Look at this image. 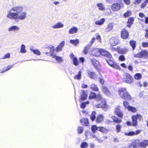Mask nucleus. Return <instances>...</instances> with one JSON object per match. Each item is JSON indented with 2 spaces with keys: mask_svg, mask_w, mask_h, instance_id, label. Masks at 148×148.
Instances as JSON below:
<instances>
[{
  "mask_svg": "<svg viewBox=\"0 0 148 148\" xmlns=\"http://www.w3.org/2000/svg\"><path fill=\"white\" fill-rule=\"evenodd\" d=\"M27 12L23 10L21 6H17L12 8L7 14L9 19L13 20L16 22L25 19L27 17Z\"/></svg>",
  "mask_w": 148,
  "mask_h": 148,
  "instance_id": "nucleus-1",
  "label": "nucleus"
},
{
  "mask_svg": "<svg viewBox=\"0 0 148 148\" xmlns=\"http://www.w3.org/2000/svg\"><path fill=\"white\" fill-rule=\"evenodd\" d=\"M118 93L120 96L123 99L128 100L131 99L130 95L125 88H120L118 90Z\"/></svg>",
  "mask_w": 148,
  "mask_h": 148,
  "instance_id": "nucleus-2",
  "label": "nucleus"
},
{
  "mask_svg": "<svg viewBox=\"0 0 148 148\" xmlns=\"http://www.w3.org/2000/svg\"><path fill=\"white\" fill-rule=\"evenodd\" d=\"M124 5L122 2L116 3L112 4L111 7V9L114 12L118 11L123 8Z\"/></svg>",
  "mask_w": 148,
  "mask_h": 148,
  "instance_id": "nucleus-3",
  "label": "nucleus"
},
{
  "mask_svg": "<svg viewBox=\"0 0 148 148\" xmlns=\"http://www.w3.org/2000/svg\"><path fill=\"white\" fill-rule=\"evenodd\" d=\"M94 106L97 108H102L103 109L106 110L109 107L108 105L107 104L106 101H102L101 104H96Z\"/></svg>",
  "mask_w": 148,
  "mask_h": 148,
  "instance_id": "nucleus-4",
  "label": "nucleus"
},
{
  "mask_svg": "<svg viewBox=\"0 0 148 148\" xmlns=\"http://www.w3.org/2000/svg\"><path fill=\"white\" fill-rule=\"evenodd\" d=\"M135 57L146 58L148 56V53L146 50L142 51L141 52L134 55Z\"/></svg>",
  "mask_w": 148,
  "mask_h": 148,
  "instance_id": "nucleus-5",
  "label": "nucleus"
},
{
  "mask_svg": "<svg viewBox=\"0 0 148 148\" xmlns=\"http://www.w3.org/2000/svg\"><path fill=\"white\" fill-rule=\"evenodd\" d=\"M123 81L125 82L130 84L132 82L133 78L129 74H127L125 75Z\"/></svg>",
  "mask_w": 148,
  "mask_h": 148,
  "instance_id": "nucleus-6",
  "label": "nucleus"
},
{
  "mask_svg": "<svg viewBox=\"0 0 148 148\" xmlns=\"http://www.w3.org/2000/svg\"><path fill=\"white\" fill-rule=\"evenodd\" d=\"M100 49L95 48L91 51L90 55L96 57L99 56L100 55Z\"/></svg>",
  "mask_w": 148,
  "mask_h": 148,
  "instance_id": "nucleus-7",
  "label": "nucleus"
},
{
  "mask_svg": "<svg viewBox=\"0 0 148 148\" xmlns=\"http://www.w3.org/2000/svg\"><path fill=\"white\" fill-rule=\"evenodd\" d=\"M101 90L104 94L108 96H110L112 95L111 92L105 86H103L102 87Z\"/></svg>",
  "mask_w": 148,
  "mask_h": 148,
  "instance_id": "nucleus-8",
  "label": "nucleus"
},
{
  "mask_svg": "<svg viewBox=\"0 0 148 148\" xmlns=\"http://www.w3.org/2000/svg\"><path fill=\"white\" fill-rule=\"evenodd\" d=\"M100 54L103 56L107 57L109 58H112V56L111 54L108 51L104 49H100Z\"/></svg>",
  "mask_w": 148,
  "mask_h": 148,
  "instance_id": "nucleus-9",
  "label": "nucleus"
},
{
  "mask_svg": "<svg viewBox=\"0 0 148 148\" xmlns=\"http://www.w3.org/2000/svg\"><path fill=\"white\" fill-rule=\"evenodd\" d=\"M121 36L122 38L125 39L128 38L129 34L127 31L125 29H123L121 32Z\"/></svg>",
  "mask_w": 148,
  "mask_h": 148,
  "instance_id": "nucleus-10",
  "label": "nucleus"
},
{
  "mask_svg": "<svg viewBox=\"0 0 148 148\" xmlns=\"http://www.w3.org/2000/svg\"><path fill=\"white\" fill-rule=\"evenodd\" d=\"M64 27V24L61 22H59L55 25L52 26L51 27L54 29H59L62 28Z\"/></svg>",
  "mask_w": 148,
  "mask_h": 148,
  "instance_id": "nucleus-11",
  "label": "nucleus"
},
{
  "mask_svg": "<svg viewBox=\"0 0 148 148\" xmlns=\"http://www.w3.org/2000/svg\"><path fill=\"white\" fill-rule=\"evenodd\" d=\"M20 29V28L17 26H12L8 28V31L9 32H15L18 31Z\"/></svg>",
  "mask_w": 148,
  "mask_h": 148,
  "instance_id": "nucleus-12",
  "label": "nucleus"
},
{
  "mask_svg": "<svg viewBox=\"0 0 148 148\" xmlns=\"http://www.w3.org/2000/svg\"><path fill=\"white\" fill-rule=\"evenodd\" d=\"M114 26V23H109L105 29V31L108 32L111 31L112 29Z\"/></svg>",
  "mask_w": 148,
  "mask_h": 148,
  "instance_id": "nucleus-13",
  "label": "nucleus"
},
{
  "mask_svg": "<svg viewBox=\"0 0 148 148\" xmlns=\"http://www.w3.org/2000/svg\"><path fill=\"white\" fill-rule=\"evenodd\" d=\"M115 112L116 114L119 117H122L123 116V114L122 112L120 109V107H117L115 108Z\"/></svg>",
  "mask_w": 148,
  "mask_h": 148,
  "instance_id": "nucleus-14",
  "label": "nucleus"
},
{
  "mask_svg": "<svg viewBox=\"0 0 148 148\" xmlns=\"http://www.w3.org/2000/svg\"><path fill=\"white\" fill-rule=\"evenodd\" d=\"M64 41H63L56 48V52H58L62 51V49L64 46Z\"/></svg>",
  "mask_w": 148,
  "mask_h": 148,
  "instance_id": "nucleus-15",
  "label": "nucleus"
},
{
  "mask_svg": "<svg viewBox=\"0 0 148 148\" xmlns=\"http://www.w3.org/2000/svg\"><path fill=\"white\" fill-rule=\"evenodd\" d=\"M70 57L73 60V62L75 66L78 65L79 64L74 54L73 53L71 54Z\"/></svg>",
  "mask_w": 148,
  "mask_h": 148,
  "instance_id": "nucleus-16",
  "label": "nucleus"
},
{
  "mask_svg": "<svg viewBox=\"0 0 148 148\" xmlns=\"http://www.w3.org/2000/svg\"><path fill=\"white\" fill-rule=\"evenodd\" d=\"M48 49L49 50V52H46L45 54L48 56H49L52 57V55H54L52 54L53 51L54 50V47L53 46H51L50 48H49Z\"/></svg>",
  "mask_w": 148,
  "mask_h": 148,
  "instance_id": "nucleus-17",
  "label": "nucleus"
},
{
  "mask_svg": "<svg viewBox=\"0 0 148 148\" xmlns=\"http://www.w3.org/2000/svg\"><path fill=\"white\" fill-rule=\"evenodd\" d=\"M140 131L139 130H137L136 132H131L128 133H125V134L126 135L131 136L135 135H137L140 133Z\"/></svg>",
  "mask_w": 148,
  "mask_h": 148,
  "instance_id": "nucleus-18",
  "label": "nucleus"
},
{
  "mask_svg": "<svg viewBox=\"0 0 148 148\" xmlns=\"http://www.w3.org/2000/svg\"><path fill=\"white\" fill-rule=\"evenodd\" d=\"M105 21L104 18H101L99 20L96 21L95 22V23L96 25H103Z\"/></svg>",
  "mask_w": 148,
  "mask_h": 148,
  "instance_id": "nucleus-19",
  "label": "nucleus"
},
{
  "mask_svg": "<svg viewBox=\"0 0 148 148\" xmlns=\"http://www.w3.org/2000/svg\"><path fill=\"white\" fill-rule=\"evenodd\" d=\"M91 61L93 65L95 67H98L99 66V62L95 59H91Z\"/></svg>",
  "mask_w": 148,
  "mask_h": 148,
  "instance_id": "nucleus-20",
  "label": "nucleus"
},
{
  "mask_svg": "<svg viewBox=\"0 0 148 148\" xmlns=\"http://www.w3.org/2000/svg\"><path fill=\"white\" fill-rule=\"evenodd\" d=\"M77 30L78 29L76 27H73L69 30V32L70 34H73L76 33Z\"/></svg>",
  "mask_w": 148,
  "mask_h": 148,
  "instance_id": "nucleus-21",
  "label": "nucleus"
},
{
  "mask_svg": "<svg viewBox=\"0 0 148 148\" xmlns=\"http://www.w3.org/2000/svg\"><path fill=\"white\" fill-rule=\"evenodd\" d=\"M103 120V117L102 115H98L96 119V121L99 123H101Z\"/></svg>",
  "mask_w": 148,
  "mask_h": 148,
  "instance_id": "nucleus-22",
  "label": "nucleus"
},
{
  "mask_svg": "<svg viewBox=\"0 0 148 148\" xmlns=\"http://www.w3.org/2000/svg\"><path fill=\"white\" fill-rule=\"evenodd\" d=\"M88 76L91 78L95 79L96 77V75L94 72L88 71Z\"/></svg>",
  "mask_w": 148,
  "mask_h": 148,
  "instance_id": "nucleus-23",
  "label": "nucleus"
},
{
  "mask_svg": "<svg viewBox=\"0 0 148 148\" xmlns=\"http://www.w3.org/2000/svg\"><path fill=\"white\" fill-rule=\"evenodd\" d=\"M148 146V140H145L140 143V146L143 147H145Z\"/></svg>",
  "mask_w": 148,
  "mask_h": 148,
  "instance_id": "nucleus-24",
  "label": "nucleus"
},
{
  "mask_svg": "<svg viewBox=\"0 0 148 148\" xmlns=\"http://www.w3.org/2000/svg\"><path fill=\"white\" fill-rule=\"evenodd\" d=\"M97 130L104 133H106L108 131V130L106 128L102 127H98Z\"/></svg>",
  "mask_w": 148,
  "mask_h": 148,
  "instance_id": "nucleus-25",
  "label": "nucleus"
},
{
  "mask_svg": "<svg viewBox=\"0 0 148 148\" xmlns=\"http://www.w3.org/2000/svg\"><path fill=\"white\" fill-rule=\"evenodd\" d=\"M87 93L85 91H82V92L81 94V99L83 100L86 99L87 97Z\"/></svg>",
  "mask_w": 148,
  "mask_h": 148,
  "instance_id": "nucleus-26",
  "label": "nucleus"
},
{
  "mask_svg": "<svg viewBox=\"0 0 148 148\" xmlns=\"http://www.w3.org/2000/svg\"><path fill=\"white\" fill-rule=\"evenodd\" d=\"M97 6L100 10L103 11L105 10V6L102 3H98L97 4Z\"/></svg>",
  "mask_w": 148,
  "mask_h": 148,
  "instance_id": "nucleus-27",
  "label": "nucleus"
},
{
  "mask_svg": "<svg viewBox=\"0 0 148 148\" xmlns=\"http://www.w3.org/2000/svg\"><path fill=\"white\" fill-rule=\"evenodd\" d=\"M96 98L98 101H103V100L105 101V99L103 97L102 95L99 93L96 95Z\"/></svg>",
  "mask_w": 148,
  "mask_h": 148,
  "instance_id": "nucleus-28",
  "label": "nucleus"
},
{
  "mask_svg": "<svg viewBox=\"0 0 148 148\" xmlns=\"http://www.w3.org/2000/svg\"><path fill=\"white\" fill-rule=\"evenodd\" d=\"M90 88L94 91H98L99 89L97 85L92 84L90 86Z\"/></svg>",
  "mask_w": 148,
  "mask_h": 148,
  "instance_id": "nucleus-29",
  "label": "nucleus"
},
{
  "mask_svg": "<svg viewBox=\"0 0 148 148\" xmlns=\"http://www.w3.org/2000/svg\"><path fill=\"white\" fill-rule=\"evenodd\" d=\"M134 21V18H130L127 22V26L129 27H130L131 25L133 23Z\"/></svg>",
  "mask_w": 148,
  "mask_h": 148,
  "instance_id": "nucleus-30",
  "label": "nucleus"
},
{
  "mask_svg": "<svg viewBox=\"0 0 148 148\" xmlns=\"http://www.w3.org/2000/svg\"><path fill=\"white\" fill-rule=\"evenodd\" d=\"M80 122L84 126H87L88 124V122L87 119H82L80 120Z\"/></svg>",
  "mask_w": 148,
  "mask_h": 148,
  "instance_id": "nucleus-31",
  "label": "nucleus"
},
{
  "mask_svg": "<svg viewBox=\"0 0 148 148\" xmlns=\"http://www.w3.org/2000/svg\"><path fill=\"white\" fill-rule=\"evenodd\" d=\"M132 124L133 126H136L137 124V118L136 115H133L132 117Z\"/></svg>",
  "mask_w": 148,
  "mask_h": 148,
  "instance_id": "nucleus-32",
  "label": "nucleus"
},
{
  "mask_svg": "<svg viewBox=\"0 0 148 148\" xmlns=\"http://www.w3.org/2000/svg\"><path fill=\"white\" fill-rule=\"evenodd\" d=\"M112 118L113 121L116 123H120L122 122L121 119H119L115 116H112Z\"/></svg>",
  "mask_w": 148,
  "mask_h": 148,
  "instance_id": "nucleus-33",
  "label": "nucleus"
},
{
  "mask_svg": "<svg viewBox=\"0 0 148 148\" xmlns=\"http://www.w3.org/2000/svg\"><path fill=\"white\" fill-rule=\"evenodd\" d=\"M52 58H54L55 60L59 62H61L63 61L62 58L59 56H57L56 55H52Z\"/></svg>",
  "mask_w": 148,
  "mask_h": 148,
  "instance_id": "nucleus-34",
  "label": "nucleus"
},
{
  "mask_svg": "<svg viewBox=\"0 0 148 148\" xmlns=\"http://www.w3.org/2000/svg\"><path fill=\"white\" fill-rule=\"evenodd\" d=\"M130 46L132 47L133 50H134L136 46V42L135 41L131 40L130 42Z\"/></svg>",
  "mask_w": 148,
  "mask_h": 148,
  "instance_id": "nucleus-35",
  "label": "nucleus"
},
{
  "mask_svg": "<svg viewBox=\"0 0 148 148\" xmlns=\"http://www.w3.org/2000/svg\"><path fill=\"white\" fill-rule=\"evenodd\" d=\"M70 42L75 46H77V45L79 43V41L78 39H77L75 40H70Z\"/></svg>",
  "mask_w": 148,
  "mask_h": 148,
  "instance_id": "nucleus-36",
  "label": "nucleus"
},
{
  "mask_svg": "<svg viewBox=\"0 0 148 148\" xmlns=\"http://www.w3.org/2000/svg\"><path fill=\"white\" fill-rule=\"evenodd\" d=\"M139 143L140 142L139 140H134L132 142L131 145H133L134 146H135L136 147H137L138 146Z\"/></svg>",
  "mask_w": 148,
  "mask_h": 148,
  "instance_id": "nucleus-37",
  "label": "nucleus"
},
{
  "mask_svg": "<svg viewBox=\"0 0 148 148\" xmlns=\"http://www.w3.org/2000/svg\"><path fill=\"white\" fill-rule=\"evenodd\" d=\"M117 41L116 39L114 38H112L110 40V41L111 43V44L112 45L114 46L116 45V44L117 43Z\"/></svg>",
  "mask_w": 148,
  "mask_h": 148,
  "instance_id": "nucleus-38",
  "label": "nucleus"
},
{
  "mask_svg": "<svg viewBox=\"0 0 148 148\" xmlns=\"http://www.w3.org/2000/svg\"><path fill=\"white\" fill-rule=\"evenodd\" d=\"M81 72L80 71H79L77 75H76L75 76L74 78L75 79L80 80L81 78Z\"/></svg>",
  "mask_w": 148,
  "mask_h": 148,
  "instance_id": "nucleus-39",
  "label": "nucleus"
},
{
  "mask_svg": "<svg viewBox=\"0 0 148 148\" xmlns=\"http://www.w3.org/2000/svg\"><path fill=\"white\" fill-rule=\"evenodd\" d=\"M25 47L23 44H22L21 47L20 52L22 53H25L26 52V51L25 49Z\"/></svg>",
  "mask_w": 148,
  "mask_h": 148,
  "instance_id": "nucleus-40",
  "label": "nucleus"
},
{
  "mask_svg": "<svg viewBox=\"0 0 148 148\" xmlns=\"http://www.w3.org/2000/svg\"><path fill=\"white\" fill-rule=\"evenodd\" d=\"M132 14V11L130 10H128L124 14L123 16L125 17H127L130 16Z\"/></svg>",
  "mask_w": 148,
  "mask_h": 148,
  "instance_id": "nucleus-41",
  "label": "nucleus"
},
{
  "mask_svg": "<svg viewBox=\"0 0 148 148\" xmlns=\"http://www.w3.org/2000/svg\"><path fill=\"white\" fill-rule=\"evenodd\" d=\"M30 50L34 53V54L38 56H39L40 55V52L37 49H36V50H33L31 48Z\"/></svg>",
  "mask_w": 148,
  "mask_h": 148,
  "instance_id": "nucleus-42",
  "label": "nucleus"
},
{
  "mask_svg": "<svg viewBox=\"0 0 148 148\" xmlns=\"http://www.w3.org/2000/svg\"><path fill=\"white\" fill-rule=\"evenodd\" d=\"M127 109L129 111H131L134 112H136L137 111L136 109L135 108L131 106H129Z\"/></svg>",
  "mask_w": 148,
  "mask_h": 148,
  "instance_id": "nucleus-43",
  "label": "nucleus"
},
{
  "mask_svg": "<svg viewBox=\"0 0 148 148\" xmlns=\"http://www.w3.org/2000/svg\"><path fill=\"white\" fill-rule=\"evenodd\" d=\"M96 114V112L95 111H93L92 112L90 117V119L92 121L94 120L95 119Z\"/></svg>",
  "mask_w": 148,
  "mask_h": 148,
  "instance_id": "nucleus-44",
  "label": "nucleus"
},
{
  "mask_svg": "<svg viewBox=\"0 0 148 148\" xmlns=\"http://www.w3.org/2000/svg\"><path fill=\"white\" fill-rule=\"evenodd\" d=\"M96 95L93 92H91L89 98L90 99H93L96 98Z\"/></svg>",
  "mask_w": 148,
  "mask_h": 148,
  "instance_id": "nucleus-45",
  "label": "nucleus"
},
{
  "mask_svg": "<svg viewBox=\"0 0 148 148\" xmlns=\"http://www.w3.org/2000/svg\"><path fill=\"white\" fill-rule=\"evenodd\" d=\"M116 130L117 132H120L121 126L120 125H117L116 126Z\"/></svg>",
  "mask_w": 148,
  "mask_h": 148,
  "instance_id": "nucleus-46",
  "label": "nucleus"
},
{
  "mask_svg": "<svg viewBox=\"0 0 148 148\" xmlns=\"http://www.w3.org/2000/svg\"><path fill=\"white\" fill-rule=\"evenodd\" d=\"M88 146V144L86 142L82 143L81 145V148H86Z\"/></svg>",
  "mask_w": 148,
  "mask_h": 148,
  "instance_id": "nucleus-47",
  "label": "nucleus"
},
{
  "mask_svg": "<svg viewBox=\"0 0 148 148\" xmlns=\"http://www.w3.org/2000/svg\"><path fill=\"white\" fill-rule=\"evenodd\" d=\"M98 127H97L95 125L92 126L91 128L92 132L93 133L95 132L96 130H97Z\"/></svg>",
  "mask_w": 148,
  "mask_h": 148,
  "instance_id": "nucleus-48",
  "label": "nucleus"
},
{
  "mask_svg": "<svg viewBox=\"0 0 148 148\" xmlns=\"http://www.w3.org/2000/svg\"><path fill=\"white\" fill-rule=\"evenodd\" d=\"M83 130V128L82 127H79L77 130L78 133L79 134L82 133Z\"/></svg>",
  "mask_w": 148,
  "mask_h": 148,
  "instance_id": "nucleus-49",
  "label": "nucleus"
},
{
  "mask_svg": "<svg viewBox=\"0 0 148 148\" xmlns=\"http://www.w3.org/2000/svg\"><path fill=\"white\" fill-rule=\"evenodd\" d=\"M135 78L136 79H139L141 78V75L139 73L136 74L134 76Z\"/></svg>",
  "mask_w": 148,
  "mask_h": 148,
  "instance_id": "nucleus-50",
  "label": "nucleus"
},
{
  "mask_svg": "<svg viewBox=\"0 0 148 148\" xmlns=\"http://www.w3.org/2000/svg\"><path fill=\"white\" fill-rule=\"evenodd\" d=\"M111 13L110 9L109 8H107L106 10V13L108 15L110 14Z\"/></svg>",
  "mask_w": 148,
  "mask_h": 148,
  "instance_id": "nucleus-51",
  "label": "nucleus"
},
{
  "mask_svg": "<svg viewBox=\"0 0 148 148\" xmlns=\"http://www.w3.org/2000/svg\"><path fill=\"white\" fill-rule=\"evenodd\" d=\"M113 68L118 70L120 69V67L118 65L114 63L112 66Z\"/></svg>",
  "mask_w": 148,
  "mask_h": 148,
  "instance_id": "nucleus-52",
  "label": "nucleus"
},
{
  "mask_svg": "<svg viewBox=\"0 0 148 148\" xmlns=\"http://www.w3.org/2000/svg\"><path fill=\"white\" fill-rule=\"evenodd\" d=\"M89 102H84L82 103L81 105V108H85L86 106V105L87 104H88L89 103Z\"/></svg>",
  "mask_w": 148,
  "mask_h": 148,
  "instance_id": "nucleus-53",
  "label": "nucleus"
},
{
  "mask_svg": "<svg viewBox=\"0 0 148 148\" xmlns=\"http://www.w3.org/2000/svg\"><path fill=\"white\" fill-rule=\"evenodd\" d=\"M107 62L108 64L111 66H112L115 63L112 60H107Z\"/></svg>",
  "mask_w": 148,
  "mask_h": 148,
  "instance_id": "nucleus-54",
  "label": "nucleus"
},
{
  "mask_svg": "<svg viewBox=\"0 0 148 148\" xmlns=\"http://www.w3.org/2000/svg\"><path fill=\"white\" fill-rule=\"evenodd\" d=\"M10 54L9 53H8L5 54L3 57L2 59H5L6 58H10Z\"/></svg>",
  "mask_w": 148,
  "mask_h": 148,
  "instance_id": "nucleus-55",
  "label": "nucleus"
},
{
  "mask_svg": "<svg viewBox=\"0 0 148 148\" xmlns=\"http://www.w3.org/2000/svg\"><path fill=\"white\" fill-rule=\"evenodd\" d=\"M123 104L125 107L127 109H128V107H129V106H129L128 102L127 101H124Z\"/></svg>",
  "mask_w": 148,
  "mask_h": 148,
  "instance_id": "nucleus-56",
  "label": "nucleus"
},
{
  "mask_svg": "<svg viewBox=\"0 0 148 148\" xmlns=\"http://www.w3.org/2000/svg\"><path fill=\"white\" fill-rule=\"evenodd\" d=\"M137 119L139 120L140 121L141 120L143 119V118L141 115L137 114L136 115Z\"/></svg>",
  "mask_w": 148,
  "mask_h": 148,
  "instance_id": "nucleus-57",
  "label": "nucleus"
},
{
  "mask_svg": "<svg viewBox=\"0 0 148 148\" xmlns=\"http://www.w3.org/2000/svg\"><path fill=\"white\" fill-rule=\"evenodd\" d=\"M99 81L100 84L102 85L104 83V80L101 77H99Z\"/></svg>",
  "mask_w": 148,
  "mask_h": 148,
  "instance_id": "nucleus-58",
  "label": "nucleus"
},
{
  "mask_svg": "<svg viewBox=\"0 0 148 148\" xmlns=\"http://www.w3.org/2000/svg\"><path fill=\"white\" fill-rule=\"evenodd\" d=\"M142 46L143 47H148V42H143L142 44Z\"/></svg>",
  "mask_w": 148,
  "mask_h": 148,
  "instance_id": "nucleus-59",
  "label": "nucleus"
},
{
  "mask_svg": "<svg viewBox=\"0 0 148 148\" xmlns=\"http://www.w3.org/2000/svg\"><path fill=\"white\" fill-rule=\"evenodd\" d=\"M147 3V2L146 1H145V2L142 3L141 5V8H144L146 5Z\"/></svg>",
  "mask_w": 148,
  "mask_h": 148,
  "instance_id": "nucleus-60",
  "label": "nucleus"
},
{
  "mask_svg": "<svg viewBox=\"0 0 148 148\" xmlns=\"http://www.w3.org/2000/svg\"><path fill=\"white\" fill-rule=\"evenodd\" d=\"M141 2V0H134V4H140Z\"/></svg>",
  "mask_w": 148,
  "mask_h": 148,
  "instance_id": "nucleus-61",
  "label": "nucleus"
},
{
  "mask_svg": "<svg viewBox=\"0 0 148 148\" xmlns=\"http://www.w3.org/2000/svg\"><path fill=\"white\" fill-rule=\"evenodd\" d=\"M119 59L120 61H124L125 60V58L123 56L121 55L120 56Z\"/></svg>",
  "mask_w": 148,
  "mask_h": 148,
  "instance_id": "nucleus-62",
  "label": "nucleus"
},
{
  "mask_svg": "<svg viewBox=\"0 0 148 148\" xmlns=\"http://www.w3.org/2000/svg\"><path fill=\"white\" fill-rule=\"evenodd\" d=\"M88 49L89 47H85L84 50V54H86L87 53Z\"/></svg>",
  "mask_w": 148,
  "mask_h": 148,
  "instance_id": "nucleus-63",
  "label": "nucleus"
},
{
  "mask_svg": "<svg viewBox=\"0 0 148 148\" xmlns=\"http://www.w3.org/2000/svg\"><path fill=\"white\" fill-rule=\"evenodd\" d=\"M124 3L127 5H129L130 3V0H123Z\"/></svg>",
  "mask_w": 148,
  "mask_h": 148,
  "instance_id": "nucleus-64",
  "label": "nucleus"
}]
</instances>
